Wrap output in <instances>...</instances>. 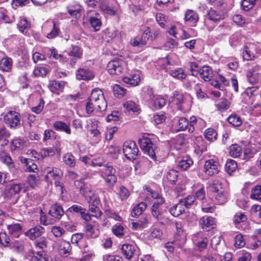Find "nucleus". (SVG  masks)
Listing matches in <instances>:
<instances>
[{
  "instance_id": "f257e3e1",
  "label": "nucleus",
  "mask_w": 261,
  "mask_h": 261,
  "mask_svg": "<svg viewBox=\"0 0 261 261\" xmlns=\"http://www.w3.org/2000/svg\"><path fill=\"white\" fill-rule=\"evenodd\" d=\"M144 189L146 190V194L151 196L154 200L150 209L152 216L162 224H169L170 220L165 216L166 211L163 206L165 202L164 199L158 192L154 191L151 188L145 186Z\"/></svg>"
},
{
  "instance_id": "f03ea898",
  "label": "nucleus",
  "mask_w": 261,
  "mask_h": 261,
  "mask_svg": "<svg viewBox=\"0 0 261 261\" xmlns=\"http://www.w3.org/2000/svg\"><path fill=\"white\" fill-rule=\"evenodd\" d=\"M207 188L218 204H222L227 201L229 196V191L225 182L218 179H214L210 182Z\"/></svg>"
},
{
  "instance_id": "7ed1b4c3",
  "label": "nucleus",
  "mask_w": 261,
  "mask_h": 261,
  "mask_svg": "<svg viewBox=\"0 0 261 261\" xmlns=\"http://www.w3.org/2000/svg\"><path fill=\"white\" fill-rule=\"evenodd\" d=\"M143 99L153 111L162 109L166 104L165 99L161 95L154 94L152 88L144 87L143 89Z\"/></svg>"
},
{
  "instance_id": "20e7f679",
  "label": "nucleus",
  "mask_w": 261,
  "mask_h": 261,
  "mask_svg": "<svg viewBox=\"0 0 261 261\" xmlns=\"http://www.w3.org/2000/svg\"><path fill=\"white\" fill-rule=\"evenodd\" d=\"M140 147L144 153L151 159L156 160V137L151 134H144L139 141Z\"/></svg>"
},
{
  "instance_id": "39448f33",
  "label": "nucleus",
  "mask_w": 261,
  "mask_h": 261,
  "mask_svg": "<svg viewBox=\"0 0 261 261\" xmlns=\"http://www.w3.org/2000/svg\"><path fill=\"white\" fill-rule=\"evenodd\" d=\"M244 60L251 61L259 57L261 55V44L258 42H249L243 47L242 53Z\"/></svg>"
},
{
  "instance_id": "423d86ee",
  "label": "nucleus",
  "mask_w": 261,
  "mask_h": 261,
  "mask_svg": "<svg viewBox=\"0 0 261 261\" xmlns=\"http://www.w3.org/2000/svg\"><path fill=\"white\" fill-rule=\"evenodd\" d=\"M42 30L48 39L55 38L60 32L59 23L54 20H48L43 24Z\"/></svg>"
},
{
  "instance_id": "0eeeda50",
  "label": "nucleus",
  "mask_w": 261,
  "mask_h": 261,
  "mask_svg": "<svg viewBox=\"0 0 261 261\" xmlns=\"http://www.w3.org/2000/svg\"><path fill=\"white\" fill-rule=\"evenodd\" d=\"M107 69L111 74L119 75L126 70V64L122 59H115L109 62Z\"/></svg>"
},
{
  "instance_id": "6e6552de",
  "label": "nucleus",
  "mask_w": 261,
  "mask_h": 261,
  "mask_svg": "<svg viewBox=\"0 0 261 261\" xmlns=\"http://www.w3.org/2000/svg\"><path fill=\"white\" fill-rule=\"evenodd\" d=\"M223 15L217 11L211 9L208 10L204 19V25L210 31L213 30L215 27L214 24H211V22L215 23L223 19Z\"/></svg>"
},
{
  "instance_id": "1a4fd4ad",
  "label": "nucleus",
  "mask_w": 261,
  "mask_h": 261,
  "mask_svg": "<svg viewBox=\"0 0 261 261\" xmlns=\"http://www.w3.org/2000/svg\"><path fill=\"white\" fill-rule=\"evenodd\" d=\"M4 121L10 128H15L20 124V115L15 111H10L5 115Z\"/></svg>"
},
{
  "instance_id": "9d476101",
  "label": "nucleus",
  "mask_w": 261,
  "mask_h": 261,
  "mask_svg": "<svg viewBox=\"0 0 261 261\" xmlns=\"http://www.w3.org/2000/svg\"><path fill=\"white\" fill-rule=\"evenodd\" d=\"M123 151L127 159L133 160L136 159L138 155L139 149L134 141H127L123 144Z\"/></svg>"
},
{
  "instance_id": "9b49d317",
  "label": "nucleus",
  "mask_w": 261,
  "mask_h": 261,
  "mask_svg": "<svg viewBox=\"0 0 261 261\" xmlns=\"http://www.w3.org/2000/svg\"><path fill=\"white\" fill-rule=\"evenodd\" d=\"M203 172L207 177L217 174L219 172V163L213 159H210L205 162Z\"/></svg>"
},
{
  "instance_id": "f8f14e48",
  "label": "nucleus",
  "mask_w": 261,
  "mask_h": 261,
  "mask_svg": "<svg viewBox=\"0 0 261 261\" xmlns=\"http://www.w3.org/2000/svg\"><path fill=\"white\" fill-rule=\"evenodd\" d=\"M91 101L100 105L102 109H106L107 103L102 91L98 88L93 89L90 97L88 98Z\"/></svg>"
},
{
  "instance_id": "ddd939ff",
  "label": "nucleus",
  "mask_w": 261,
  "mask_h": 261,
  "mask_svg": "<svg viewBox=\"0 0 261 261\" xmlns=\"http://www.w3.org/2000/svg\"><path fill=\"white\" fill-rule=\"evenodd\" d=\"M25 187L23 183H12L8 185L4 194V197L6 199H10L13 196L18 194Z\"/></svg>"
},
{
  "instance_id": "4468645a",
  "label": "nucleus",
  "mask_w": 261,
  "mask_h": 261,
  "mask_svg": "<svg viewBox=\"0 0 261 261\" xmlns=\"http://www.w3.org/2000/svg\"><path fill=\"white\" fill-rule=\"evenodd\" d=\"M44 172L46 174L45 178L49 182L59 180L63 176L62 170L57 167H47L44 169Z\"/></svg>"
},
{
  "instance_id": "2eb2a0df",
  "label": "nucleus",
  "mask_w": 261,
  "mask_h": 261,
  "mask_svg": "<svg viewBox=\"0 0 261 261\" xmlns=\"http://www.w3.org/2000/svg\"><path fill=\"white\" fill-rule=\"evenodd\" d=\"M83 55V50L77 46H73L72 50L68 54V57H66L67 60L66 63L73 67L76 63L77 59L81 58Z\"/></svg>"
},
{
  "instance_id": "dca6fc26",
  "label": "nucleus",
  "mask_w": 261,
  "mask_h": 261,
  "mask_svg": "<svg viewBox=\"0 0 261 261\" xmlns=\"http://www.w3.org/2000/svg\"><path fill=\"white\" fill-rule=\"evenodd\" d=\"M248 81L251 84H255L261 80V67L254 66L247 74Z\"/></svg>"
},
{
  "instance_id": "f3484780",
  "label": "nucleus",
  "mask_w": 261,
  "mask_h": 261,
  "mask_svg": "<svg viewBox=\"0 0 261 261\" xmlns=\"http://www.w3.org/2000/svg\"><path fill=\"white\" fill-rule=\"evenodd\" d=\"M138 248L135 245L123 244L121 247L122 252L126 258L130 259L133 256L138 255Z\"/></svg>"
},
{
  "instance_id": "a211bd4d",
  "label": "nucleus",
  "mask_w": 261,
  "mask_h": 261,
  "mask_svg": "<svg viewBox=\"0 0 261 261\" xmlns=\"http://www.w3.org/2000/svg\"><path fill=\"white\" fill-rule=\"evenodd\" d=\"M100 9L105 13L113 16L119 13L120 6L117 2L111 5L102 3L100 5Z\"/></svg>"
},
{
  "instance_id": "6ab92c4d",
  "label": "nucleus",
  "mask_w": 261,
  "mask_h": 261,
  "mask_svg": "<svg viewBox=\"0 0 261 261\" xmlns=\"http://www.w3.org/2000/svg\"><path fill=\"white\" fill-rule=\"evenodd\" d=\"M193 241L200 251L206 248L208 242L207 238L204 236L202 232H198L195 234L193 238Z\"/></svg>"
},
{
  "instance_id": "aec40b11",
  "label": "nucleus",
  "mask_w": 261,
  "mask_h": 261,
  "mask_svg": "<svg viewBox=\"0 0 261 261\" xmlns=\"http://www.w3.org/2000/svg\"><path fill=\"white\" fill-rule=\"evenodd\" d=\"M150 32L148 28L145 30L142 37H136L130 41V44L135 47H142L146 44L147 40L149 39Z\"/></svg>"
},
{
  "instance_id": "412c9836",
  "label": "nucleus",
  "mask_w": 261,
  "mask_h": 261,
  "mask_svg": "<svg viewBox=\"0 0 261 261\" xmlns=\"http://www.w3.org/2000/svg\"><path fill=\"white\" fill-rule=\"evenodd\" d=\"M94 77L93 71L87 68H80L76 72V77L79 80L89 81L92 80Z\"/></svg>"
},
{
  "instance_id": "4be33fe9",
  "label": "nucleus",
  "mask_w": 261,
  "mask_h": 261,
  "mask_svg": "<svg viewBox=\"0 0 261 261\" xmlns=\"http://www.w3.org/2000/svg\"><path fill=\"white\" fill-rule=\"evenodd\" d=\"M20 161L21 163L23 164L25 167V171L29 172H34L37 173L39 172V169L37 165L32 160L21 156L19 158Z\"/></svg>"
},
{
  "instance_id": "5701e85b",
  "label": "nucleus",
  "mask_w": 261,
  "mask_h": 261,
  "mask_svg": "<svg viewBox=\"0 0 261 261\" xmlns=\"http://www.w3.org/2000/svg\"><path fill=\"white\" fill-rule=\"evenodd\" d=\"M123 107L125 113L138 114L141 111L139 105L132 100H128L124 102Z\"/></svg>"
},
{
  "instance_id": "b1692460",
  "label": "nucleus",
  "mask_w": 261,
  "mask_h": 261,
  "mask_svg": "<svg viewBox=\"0 0 261 261\" xmlns=\"http://www.w3.org/2000/svg\"><path fill=\"white\" fill-rule=\"evenodd\" d=\"M44 232V229L41 226H36L30 228L25 232V236L31 240H35L40 237Z\"/></svg>"
},
{
  "instance_id": "393cba45",
  "label": "nucleus",
  "mask_w": 261,
  "mask_h": 261,
  "mask_svg": "<svg viewBox=\"0 0 261 261\" xmlns=\"http://www.w3.org/2000/svg\"><path fill=\"white\" fill-rule=\"evenodd\" d=\"M123 82L132 86H137L140 81V75L137 72H133L125 76L122 79Z\"/></svg>"
},
{
  "instance_id": "a878e982",
  "label": "nucleus",
  "mask_w": 261,
  "mask_h": 261,
  "mask_svg": "<svg viewBox=\"0 0 261 261\" xmlns=\"http://www.w3.org/2000/svg\"><path fill=\"white\" fill-rule=\"evenodd\" d=\"M198 75L204 81H211L214 75L213 70L212 68L208 66H203L202 68L199 69Z\"/></svg>"
},
{
  "instance_id": "bb28decb",
  "label": "nucleus",
  "mask_w": 261,
  "mask_h": 261,
  "mask_svg": "<svg viewBox=\"0 0 261 261\" xmlns=\"http://www.w3.org/2000/svg\"><path fill=\"white\" fill-rule=\"evenodd\" d=\"M54 128L58 132H64L67 135L71 134V130L69 124L62 121H56L53 123Z\"/></svg>"
},
{
  "instance_id": "cd10ccee",
  "label": "nucleus",
  "mask_w": 261,
  "mask_h": 261,
  "mask_svg": "<svg viewBox=\"0 0 261 261\" xmlns=\"http://www.w3.org/2000/svg\"><path fill=\"white\" fill-rule=\"evenodd\" d=\"M85 110L88 114H91L95 112H102L106 109H102L100 105H97L88 98L85 105Z\"/></svg>"
},
{
  "instance_id": "c85d7f7f",
  "label": "nucleus",
  "mask_w": 261,
  "mask_h": 261,
  "mask_svg": "<svg viewBox=\"0 0 261 261\" xmlns=\"http://www.w3.org/2000/svg\"><path fill=\"white\" fill-rule=\"evenodd\" d=\"M199 223L204 230L208 231L215 225V219L212 217H203L200 219Z\"/></svg>"
},
{
  "instance_id": "c756f323",
  "label": "nucleus",
  "mask_w": 261,
  "mask_h": 261,
  "mask_svg": "<svg viewBox=\"0 0 261 261\" xmlns=\"http://www.w3.org/2000/svg\"><path fill=\"white\" fill-rule=\"evenodd\" d=\"M181 105L178 106V109L184 112L189 111L192 106V99L189 95H183V100H181Z\"/></svg>"
},
{
  "instance_id": "7c9ffc66",
  "label": "nucleus",
  "mask_w": 261,
  "mask_h": 261,
  "mask_svg": "<svg viewBox=\"0 0 261 261\" xmlns=\"http://www.w3.org/2000/svg\"><path fill=\"white\" fill-rule=\"evenodd\" d=\"M9 232L15 237H18L21 232L22 226L19 223H12L7 225Z\"/></svg>"
},
{
  "instance_id": "2f4dec72",
  "label": "nucleus",
  "mask_w": 261,
  "mask_h": 261,
  "mask_svg": "<svg viewBox=\"0 0 261 261\" xmlns=\"http://www.w3.org/2000/svg\"><path fill=\"white\" fill-rule=\"evenodd\" d=\"M49 214L54 218L59 220L63 215L64 211L60 205L55 204L51 207Z\"/></svg>"
},
{
  "instance_id": "473e14b6",
  "label": "nucleus",
  "mask_w": 261,
  "mask_h": 261,
  "mask_svg": "<svg viewBox=\"0 0 261 261\" xmlns=\"http://www.w3.org/2000/svg\"><path fill=\"white\" fill-rule=\"evenodd\" d=\"M71 250L70 244L64 241L61 242L59 247V252L63 257H67L70 254Z\"/></svg>"
},
{
  "instance_id": "72a5a7b5",
  "label": "nucleus",
  "mask_w": 261,
  "mask_h": 261,
  "mask_svg": "<svg viewBox=\"0 0 261 261\" xmlns=\"http://www.w3.org/2000/svg\"><path fill=\"white\" fill-rule=\"evenodd\" d=\"M13 66L12 60L9 57H5L0 61V69L3 71L9 72Z\"/></svg>"
},
{
  "instance_id": "f704fd0d",
  "label": "nucleus",
  "mask_w": 261,
  "mask_h": 261,
  "mask_svg": "<svg viewBox=\"0 0 261 261\" xmlns=\"http://www.w3.org/2000/svg\"><path fill=\"white\" fill-rule=\"evenodd\" d=\"M67 10L71 16L78 18L81 16L80 12L82 11V7L78 4H73L67 7Z\"/></svg>"
},
{
  "instance_id": "c9c22d12",
  "label": "nucleus",
  "mask_w": 261,
  "mask_h": 261,
  "mask_svg": "<svg viewBox=\"0 0 261 261\" xmlns=\"http://www.w3.org/2000/svg\"><path fill=\"white\" fill-rule=\"evenodd\" d=\"M85 234L87 238H95L98 237L99 231L96 229L94 225L88 224L85 227Z\"/></svg>"
},
{
  "instance_id": "e433bc0d",
  "label": "nucleus",
  "mask_w": 261,
  "mask_h": 261,
  "mask_svg": "<svg viewBox=\"0 0 261 261\" xmlns=\"http://www.w3.org/2000/svg\"><path fill=\"white\" fill-rule=\"evenodd\" d=\"M65 85V83L63 81L54 80L49 82V88L52 92H56L57 91L62 92Z\"/></svg>"
},
{
  "instance_id": "4c0bfd02",
  "label": "nucleus",
  "mask_w": 261,
  "mask_h": 261,
  "mask_svg": "<svg viewBox=\"0 0 261 261\" xmlns=\"http://www.w3.org/2000/svg\"><path fill=\"white\" fill-rule=\"evenodd\" d=\"M185 19L186 21L194 24L198 21L199 16L198 14L194 11L188 10L185 13Z\"/></svg>"
},
{
  "instance_id": "58836bf2",
  "label": "nucleus",
  "mask_w": 261,
  "mask_h": 261,
  "mask_svg": "<svg viewBox=\"0 0 261 261\" xmlns=\"http://www.w3.org/2000/svg\"><path fill=\"white\" fill-rule=\"evenodd\" d=\"M113 233L119 238H123L125 233L126 229L120 223H117L112 228Z\"/></svg>"
},
{
  "instance_id": "ea45409f",
  "label": "nucleus",
  "mask_w": 261,
  "mask_h": 261,
  "mask_svg": "<svg viewBox=\"0 0 261 261\" xmlns=\"http://www.w3.org/2000/svg\"><path fill=\"white\" fill-rule=\"evenodd\" d=\"M193 163L192 159L189 156H184L178 162V167L183 170H187Z\"/></svg>"
},
{
  "instance_id": "a19ab883",
  "label": "nucleus",
  "mask_w": 261,
  "mask_h": 261,
  "mask_svg": "<svg viewBox=\"0 0 261 261\" xmlns=\"http://www.w3.org/2000/svg\"><path fill=\"white\" fill-rule=\"evenodd\" d=\"M189 121L185 117H180L177 119V122L175 125V129L177 132L183 131L188 129Z\"/></svg>"
},
{
  "instance_id": "79ce46f5",
  "label": "nucleus",
  "mask_w": 261,
  "mask_h": 261,
  "mask_svg": "<svg viewBox=\"0 0 261 261\" xmlns=\"http://www.w3.org/2000/svg\"><path fill=\"white\" fill-rule=\"evenodd\" d=\"M179 202L185 209L196 204V199L194 195H188L185 198L181 199Z\"/></svg>"
},
{
  "instance_id": "37998d69",
  "label": "nucleus",
  "mask_w": 261,
  "mask_h": 261,
  "mask_svg": "<svg viewBox=\"0 0 261 261\" xmlns=\"http://www.w3.org/2000/svg\"><path fill=\"white\" fill-rule=\"evenodd\" d=\"M89 22L94 31H98L101 27V22L99 15L91 16L89 19Z\"/></svg>"
},
{
  "instance_id": "c03bdc74",
  "label": "nucleus",
  "mask_w": 261,
  "mask_h": 261,
  "mask_svg": "<svg viewBox=\"0 0 261 261\" xmlns=\"http://www.w3.org/2000/svg\"><path fill=\"white\" fill-rule=\"evenodd\" d=\"M63 162L69 167H73L75 165V157L70 152H67L63 155Z\"/></svg>"
},
{
  "instance_id": "a18cd8bd",
  "label": "nucleus",
  "mask_w": 261,
  "mask_h": 261,
  "mask_svg": "<svg viewBox=\"0 0 261 261\" xmlns=\"http://www.w3.org/2000/svg\"><path fill=\"white\" fill-rule=\"evenodd\" d=\"M185 212V207L179 201L170 209V213L174 217H177Z\"/></svg>"
},
{
  "instance_id": "49530a36",
  "label": "nucleus",
  "mask_w": 261,
  "mask_h": 261,
  "mask_svg": "<svg viewBox=\"0 0 261 261\" xmlns=\"http://www.w3.org/2000/svg\"><path fill=\"white\" fill-rule=\"evenodd\" d=\"M169 74L173 78L180 80L185 79L187 76V74L184 70L179 68L171 70L169 71Z\"/></svg>"
},
{
  "instance_id": "de8ad7c7",
  "label": "nucleus",
  "mask_w": 261,
  "mask_h": 261,
  "mask_svg": "<svg viewBox=\"0 0 261 261\" xmlns=\"http://www.w3.org/2000/svg\"><path fill=\"white\" fill-rule=\"evenodd\" d=\"M147 205L145 202H141L136 204L132 210V215L139 216L141 215L146 210Z\"/></svg>"
},
{
  "instance_id": "09e8293b",
  "label": "nucleus",
  "mask_w": 261,
  "mask_h": 261,
  "mask_svg": "<svg viewBox=\"0 0 261 261\" xmlns=\"http://www.w3.org/2000/svg\"><path fill=\"white\" fill-rule=\"evenodd\" d=\"M83 258L85 260H90L95 256L93 249L88 245L85 246L82 250Z\"/></svg>"
},
{
  "instance_id": "8fccbe9b",
  "label": "nucleus",
  "mask_w": 261,
  "mask_h": 261,
  "mask_svg": "<svg viewBox=\"0 0 261 261\" xmlns=\"http://www.w3.org/2000/svg\"><path fill=\"white\" fill-rule=\"evenodd\" d=\"M27 181L30 186L33 189L35 188L39 184L40 177L37 173L30 174Z\"/></svg>"
},
{
  "instance_id": "3c124183",
  "label": "nucleus",
  "mask_w": 261,
  "mask_h": 261,
  "mask_svg": "<svg viewBox=\"0 0 261 261\" xmlns=\"http://www.w3.org/2000/svg\"><path fill=\"white\" fill-rule=\"evenodd\" d=\"M250 198L261 201V184L257 185L252 188Z\"/></svg>"
},
{
  "instance_id": "603ef678",
  "label": "nucleus",
  "mask_w": 261,
  "mask_h": 261,
  "mask_svg": "<svg viewBox=\"0 0 261 261\" xmlns=\"http://www.w3.org/2000/svg\"><path fill=\"white\" fill-rule=\"evenodd\" d=\"M176 229V239L178 240H185L186 236V232L183 228V226L180 222H175Z\"/></svg>"
},
{
  "instance_id": "864d4df0",
  "label": "nucleus",
  "mask_w": 261,
  "mask_h": 261,
  "mask_svg": "<svg viewBox=\"0 0 261 261\" xmlns=\"http://www.w3.org/2000/svg\"><path fill=\"white\" fill-rule=\"evenodd\" d=\"M230 103L226 99H221L215 104L217 110L221 112H224L229 108Z\"/></svg>"
},
{
  "instance_id": "5fc2aeb1",
  "label": "nucleus",
  "mask_w": 261,
  "mask_h": 261,
  "mask_svg": "<svg viewBox=\"0 0 261 261\" xmlns=\"http://www.w3.org/2000/svg\"><path fill=\"white\" fill-rule=\"evenodd\" d=\"M228 122L235 127L240 126L242 124V121L240 116L235 114L230 115L227 118Z\"/></svg>"
},
{
  "instance_id": "6e6d98bb",
  "label": "nucleus",
  "mask_w": 261,
  "mask_h": 261,
  "mask_svg": "<svg viewBox=\"0 0 261 261\" xmlns=\"http://www.w3.org/2000/svg\"><path fill=\"white\" fill-rule=\"evenodd\" d=\"M242 153V149L238 144H232L229 148V155L233 158L240 156Z\"/></svg>"
},
{
  "instance_id": "4d7b16f0",
  "label": "nucleus",
  "mask_w": 261,
  "mask_h": 261,
  "mask_svg": "<svg viewBox=\"0 0 261 261\" xmlns=\"http://www.w3.org/2000/svg\"><path fill=\"white\" fill-rule=\"evenodd\" d=\"M24 142L20 138H14L11 141L10 149L12 151L19 150L23 146Z\"/></svg>"
},
{
  "instance_id": "13d9d810",
  "label": "nucleus",
  "mask_w": 261,
  "mask_h": 261,
  "mask_svg": "<svg viewBox=\"0 0 261 261\" xmlns=\"http://www.w3.org/2000/svg\"><path fill=\"white\" fill-rule=\"evenodd\" d=\"M30 23L25 18L21 19L17 24L18 30L24 34H27V31L30 28Z\"/></svg>"
},
{
  "instance_id": "bf43d9fd",
  "label": "nucleus",
  "mask_w": 261,
  "mask_h": 261,
  "mask_svg": "<svg viewBox=\"0 0 261 261\" xmlns=\"http://www.w3.org/2000/svg\"><path fill=\"white\" fill-rule=\"evenodd\" d=\"M205 138L210 141H214L217 139V133L213 128H207L204 132Z\"/></svg>"
},
{
  "instance_id": "052dcab7",
  "label": "nucleus",
  "mask_w": 261,
  "mask_h": 261,
  "mask_svg": "<svg viewBox=\"0 0 261 261\" xmlns=\"http://www.w3.org/2000/svg\"><path fill=\"white\" fill-rule=\"evenodd\" d=\"M237 167V162L233 160H228L225 164V170L229 174L234 171Z\"/></svg>"
},
{
  "instance_id": "680f3d73",
  "label": "nucleus",
  "mask_w": 261,
  "mask_h": 261,
  "mask_svg": "<svg viewBox=\"0 0 261 261\" xmlns=\"http://www.w3.org/2000/svg\"><path fill=\"white\" fill-rule=\"evenodd\" d=\"M86 199L89 205H98L100 202L98 196L94 193L89 195V196H87Z\"/></svg>"
},
{
  "instance_id": "e2e57ef3",
  "label": "nucleus",
  "mask_w": 261,
  "mask_h": 261,
  "mask_svg": "<svg viewBox=\"0 0 261 261\" xmlns=\"http://www.w3.org/2000/svg\"><path fill=\"white\" fill-rule=\"evenodd\" d=\"M178 177L177 172L173 169L170 170L167 172L166 178L172 184H173L177 180Z\"/></svg>"
},
{
  "instance_id": "0e129e2a",
  "label": "nucleus",
  "mask_w": 261,
  "mask_h": 261,
  "mask_svg": "<svg viewBox=\"0 0 261 261\" xmlns=\"http://www.w3.org/2000/svg\"><path fill=\"white\" fill-rule=\"evenodd\" d=\"M77 183L81 184L80 186V193L81 194L84 196L85 198L87 196H89V195H90L91 193H92L90 188L88 186L84 185L83 183L80 181L75 182V185L76 186L77 185Z\"/></svg>"
},
{
  "instance_id": "69168bd1",
  "label": "nucleus",
  "mask_w": 261,
  "mask_h": 261,
  "mask_svg": "<svg viewBox=\"0 0 261 261\" xmlns=\"http://www.w3.org/2000/svg\"><path fill=\"white\" fill-rule=\"evenodd\" d=\"M113 93L116 97L121 98L125 95L126 90L119 85H115L113 87Z\"/></svg>"
},
{
  "instance_id": "338daca9",
  "label": "nucleus",
  "mask_w": 261,
  "mask_h": 261,
  "mask_svg": "<svg viewBox=\"0 0 261 261\" xmlns=\"http://www.w3.org/2000/svg\"><path fill=\"white\" fill-rule=\"evenodd\" d=\"M49 50L50 52L49 54L50 57H53L55 59L59 60L60 62L63 63L67 62V60H66V57L60 54L59 55L57 51L55 48H50Z\"/></svg>"
},
{
  "instance_id": "774afa93",
  "label": "nucleus",
  "mask_w": 261,
  "mask_h": 261,
  "mask_svg": "<svg viewBox=\"0 0 261 261\" xmlns=\"http://www.w3.org/2000/svg\"><path fill=\"white\" fill-rule=\"evenodd\" d=\"M255 0H243L241 3L242 9L247 11L253 8L255 4Z\"/></svg>"
}]
</instances>
